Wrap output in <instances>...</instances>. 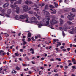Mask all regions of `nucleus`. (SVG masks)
I'll return each instance as SVG.
<instances>
[{
	"mask_svg": "<svg viewBox=\"0 0 76 76\" xmlns=\"http://www.w3.org/2000/svg\"><path fill=\"white\" fill-rule=\"evenodd\" d=\"M37 36L39 38H41V35H40V34L38 35Z\"/></svg>",
	"mask_w": 76,
	"mask_h": 76,
	"instance_id": "680f3d73",
	"label": "nucleus"
},
{
	"mask_svg": "<svg viewBox=\"0 0 76 76\" xmlns=\"http://www.w3.org/2000/svg\"><path fill=\"white\" fill-rule=\"evenodd\" d=\"M15 19H16L17 20H18V19H19V17L18 15H16L15 17Z\"/></svg>",
	"mask_w": 76,
	"mask_h": 76,
	"instance_id": "a211bd4d",
	"label": "nucleus"
},
{
	"mask_svg": "<svg viewBox=\"0 0 76 76\" xmlns=\"http://www.w3.org/2000/svg\"><path fill=\"white\" fill-rule=\"evenodd\" d=\"M28 37H31V36L32 34L31 33H28Z\"/></svg>",
	"mask_w": 76,
	"mask_h": 76,
	"instance_id": "393cba45",
	"label": "nucleus"
},
{
	"mask_svg": "<svg viewBox=\"0 0 76 76\" xmlns=\"http://www.w3.org/2000/svg\"><path fill=\"white\" fill-rule=\"evenodd\" d=\"M53 41H54V42H56V41H58V39H53Z\"/></svg>",
	"mask_w": 76,
	"mask_h": 76,
	"instance_id": "473e14b6",
	"label": "nucleus"
},
{
	"mask_svg": "<svg viewBox=\"0 0 76 76\" xmlns=\"http://www.w3.org/2000/svg\"><path fill=\"white\" fill-rule=\"evenodd\" d=\"M63 28L64 30V31H66L67 29H70V26H68L67 27H66V26H63Z\"/></svg>",
	"mask_w": 76,
	"mask_h": 76,
	"instance_id": "423d86ee",
	"label": "nucleus"
},
{
	"mask_svg": "<svg viewBox=\"0 0 76 76\" xmlns=\"http://www.w3.org/2000/svg\"><path fill=\"white\" fill-rule=\"evenodd\" d=\"M72 31H71L69 32L71 34H73V32H74L76 30V29H74V28H73L72 29H71Z\"/></svg>",
	"mask_w": 76,
	"mask_h": 76,
	"instance_id": "ddd939ff",
	"label": "nucleus"
},
{
	"mask_svg": "<svg viewBox=\"0 0 76 76\" xmlns=\"http://www.w3.org/2000/svg\"><path fill=\"white\" fill-rule=\"evenodd\" d=\"M34 15L35 16H38V15L35 12L34 13Z\"/></svg>",
	"mask_w": 76,
	"mask_h": 76,
	"instance_id": "72a5a7b5",
	"label": "nucleus"
},
{
	"mask_svg": "<svg viewBox=\"0 0 76 76\" xmlns=\"http://www.w3.org/2000/svg\"><path fill=\"white\" fill-rule=\"evenodd\" d=\"M13 71H14V73H16L17 72H16V71H15L14 70H13Z\"/></svg>",
	"mask_w": 76,
	"mask_h": 76,
	"instance_id": "13d9d810",
	"label": "nucleus"
},
{
	"mask_svg": "<svg viewBox=\"0 0 76 76\" xmlns=\"http://www.w3.org/2000/svg\"><path fill=\"white\" fill-rule=\"evenodd\" d=\"M15 56H18L19 55V54L16 53H15Z\"/></svg>",
	"mask_w": 76,
	"mask_h": 76,
	"instance_id": "4c0bfd02",
	"label": "nucleus"
},
{
	"mask_svg": "<svg viewBox=\"0 0 76 76\" xmlns=\"http://www.w3.org/2000/svg\"><path fill=\"white\" fill-rule=\"evenodd\" d=\"M26 59H27V60H28V61H29V58H28V57H26L25 58Z\"/></svg>",
	"mask_w": 76,
	"mask_h": 76,
	"instance_id": "58836bf2",
	"label": "nucleus"
},
{
	"mask_svg": "<svg viewBox=\"0 0 76 76\" xmlns=\"http://www.w3.org/2000/svg\"><path fill=\"white\" fill-rule=\"evenodd\" d=\"M30 51H32L31 53L32 54H34V50L33 49L31 48L30 49Z\"/></svg>",
	"mask_w": 76,
	"mask_h": 76,
	"instance_id": "dca6fc26",
	"label": "nucleus"
},
{
	"mask_svg": "<svg viewBox=\"0 0 76 76\" xmlns=\"http://www.w3.org/2000/svg\"><path fill=\"white\" fill-rule=\"evenodd\" d=\"M45 10L48 9V6L47 5L45 6Z\"/></svg>",
	"mask_w": 76,
	"mask_h": 76,
	"instance_id": "5701e85b",
	"label": "nucleus"
},
{
	"mask_svg": "<svg viewBox=\"0 0 76 76\" xmlns=\"http://www.w3.org/2000/svg\"><path fill=\"white\" fill-rule=\"evenodd\" d=\"M67 50L68 51H70V48H67Z\"/></svg>",
	"mask_w": 76,
	"mask_h": 76,
	"instance_id": "bf43d9fd",
	"label": "nucleus"
},
{
	"mask_svg": "<svg viewBox=\"0 0 76 76\" xmlns=\"http://www.w3.org/2000/svg\"><path fill=\"white\" fill-rule=\"evenodd\" d=\"M58 44H57V47H58L59 45H61V43L60 42H57Z\"/></svg>",
	"mask_w": 76,
	"mask_h": 76,
	"instance_id": "4be33fe9",
	"label": "nucleus"
},
{
	"mask_svg": "<svg viewBox=\"0 0 76 76\" xmlns=\"http://www.w3.org/2000/svg\"><path fill=\"white\" fill-rule=\"evenodd\" d=\"M25 3L26 4H28V5H29V4H33V2L32 1H26L25 2Z\"/></svg>",
	"mask_w": 76,
	"mask_h": 76,
	"instance_id": "0eeeda50",
	"label": "nucleus"
},
{
	"mask_svg": "<svg viewBox=\"0 0 76 76\" xmlns=\"http://www.w3.org/2000/svg\"><path fill=\"white\" fill-rule=\"evenodd\" d=\"M56 60H58L59 61H61V59H60V58H56Z\"/></svg>",
	"mask_w": 76,
	"mask_h": 76,
	"instance_id": "49530a36",
	"label": "nucleus"
},
{
	"mask_svg": "<svg viewBox=\"0 0 76 76\" xmlns=\"http://www.w3.org/2000/svg\"><path fill=\"white\" fill-rule=\"evenodd\" d=\"M44 58H41V60H44Z\"/></svg>",
	"mask_w": 76,
	"mask_h": 76,
	"instance_id": "338daca9",
	"label": "nucleus"
},
{
	"mask_svg": "<svg viewBox=\"0 0 76 76\" xmlns=\"http://www.w3.org/2000/svg\"><path fill=\"white\" fill-rule=\"evenodd\" d=\"M49 7L50 8H51V9H53V8H54V6L52 5H50L49 6Z\"/></svg>",
	"mask_w": 76,
	"mask_h": 76,
	"instance_id": "bb28decb",
	"label": "nucleus"
},
{
	"mask_svg": "<svg viewBox=\"0 0 76 76\" xmlns=\"http://www.w3.org/2000/svg\"><path fill=\"white\" fill-rule=\"evenodd\" d=\"M22 65H23V66H25V67H26L28 66V65L23 64H22Z\"/></svg>",
	"mask_w": 76,
	"mask_h": 76,
	"instance_id": "e433bc0d",
	"label": "nucleus"
},
{
	"mask_svg": "<svg viewBox=\"0 0 76 76\" xmlns=\"http://www.w3.org/2000/svg\"><path fill=\"white\" fill-rule=\"evenodd\" d=\"M7 13L8 14V15L6 14V16H7V17H10V16L9 15H10V14L11 13V10H9L7 11Z\"/></svg>",
	"mask_w": 76,
	"mask_h": 76,
	"instance_id": "6e6552de",
	"label": "nucleus"
},
{
	"mask_svg": "<svg viewBox=\"0 0 76 76\" xmlns=\"http://www.w3.org/2000/svg\"><path fill=\"white\" fill-rule=\"evenodd\" d=\"M32 22L34 23H35L36 24H37V23H39V22L38 21H34Z\"/></svg>",
	"mask_w": 76,
	"mask_h": 76,
	"instance_id": "6ab92c4d",
	"label": "nucleus"
},
{
	"mask_svg": "<svg viewBox=\"0 0 76 76\" xmlns=\"http://www.w3.org/2000/svg\"><path fill=\"white\" fill-rule=\"evenodd\" d=\"M72 62L73 63L74 62H75L76 61V60H75V59L73 58L72 60Z\"/></svg>",
	"mask_w": 76,
	"mask_h": 76,
	"instance_id": "a19ab883",
	"label": "nucleus"
},
{
	"mask_svg": "<svg viewBox=\"0 0 76 76\" xmlns=\"http://www.w3.org/2000/svg\"><path fill=\"white\" fill-rule=\"evenodd\" d=\"M62 35L63 36H64L65 35V34L64 33V32L63 31H62Z\"/></svg>",
	"mask_w": 76,
	"mask_h": 76,
	"instance_id": "c03bdc74",
	"label": "nucleus"
},
{
	"mask_svg": "<svg viewBox=\"0 0 76 76\" xmlns=\"http://www.w3.org/2000/svg\"><path fill=\"white\" fill-rule=\"evenodd\" d=\"M57 13L56 10H55L54 11L51 12V14H56Z\"/></svg>",
	"mask_w": 76,
	"mask_h": 76,
	"instance_id": "412c9836",
	"label": "nucleus"
},
{
	"mask_svg": "<svg viewBox=\"0 0 76 76\" xmlns=\"http://www.w3.org/2000/svg\"><path fill=\"white\" fill-rule=\"evenodd\" d=\"M0 15L2 16H4V14H0Z\"/></svg>",
	"mask_w": 76,
	"mask_h": 76,
	"instance_id": "603ef678",
	"label": "nucleus"
},
{
	"mask_svg": "<svg viewBox=\"0 0 76 76\" xmlns=\"http://www.w3.org/2000/svg\"><path fill=\"white\" fill-rule=\"evenodd\" d=\"M50 20V17L44 19L43 20L44 22H46L47 24H49V21Z\"/></svg>",
	"mask_w": 76,
	"mask_h": 76,
	"instance_id": "7ed1b4c3",
	"label": "nucleus"
},
{
	"mask_svg": "<svg viewBox=\"0 0 76 76\" xmlns=\"http://www.w3.org/2000/svg\"><path fill=\"white\" fill-rule=\"evenodd\" d=\"M21 2H22V0H19L18 1L14 3V5H16V4H17L18 3L19 4H21Z\"/></svg>",
	"mask_w": 76,
	"mask_h": 76,
	"instance_id": "1a4fd4ad",
	"label": "nucleus"
},
{
	"mask_svg": "<svg viewBox=\"0 0 76 76\" xmlns=\"http://www.w3.org/2000/svg\"><path fill=\"white\" fill-rule=\"evenodd\" d=\"M37 18L39 20H40V19H41V16H38V17H37Z\"/></svg>",
	"mask_w": 76,
	"mask_h": 76,
	"instance_id": "cd10ccee",
	"label": "nucleus"
},
{
	"mask_svg": "<svg viewBox=\"0 0 76 76\" xmlns=\"http://www.w3.org/2000/svg\"><path fill=\"white\" fill-rule=\"evenodd\" d=\"M54 76H58V74H56L54 75Z\"/></svg>",
	"mask_w": 76,
	"mask_h": 76,
	"instance_id": "0e129e2a",
	"label": "nucleus"
},
{
	"mask_svg": "<svg viewBox=\"0 0 76 76\" xmlns=\"http://www.w3.org/2000/svg\"><path fill=\"white\" fill-rule=\"evenodd\" d=\"M65 69H67V68H68V66H65L64 67Z\"/></svg>",
	"mask_w": 76,
	"mask_h": 76,
	"instance_id": "69168bd1",
	"label": "nucleus"
},
{
	"mask_svg": "<svg viewBox=\"0 0 76 76\" xmlns=\"http://www.w3.org/2000/svg\"><path fill=\"white\" fill-rule=\"evenodd\" d=\"M6 54V53H4L2 55V56H3V55H5Z\"/></svg>",
	"mask_w": 76,
	"mask_h": 76,
	"instance_id": "e2e57ef3",
	"label": "nucleus"
},
{
	"mask_svg": "<svg viewBox=\"0 0 76 76\" xmlns=\"http://www.w3.org/2000/svg\"><path fill=\"white\" fill-rule=\"evenodd\" d=\"M2 69H3V68H2V67H1L0 68V73H1V70H2Z\"/></svg>",
	"mask_w": 76,
	"mask_h": 76,
	"instance_id": "79ce46f5",
	"label": "nucleus"
},
{
	"mask_svg": "<svg viewBox=\"0 0 76 76\" xmlns=\"http://www.w3.org/2000/svg\"><path fill=\"white\" fill-rule=\"evenodd\" d=\"M19 18L20 19H25V18H29L28 15L25 14L24 15H21L19 17Z\"/></svg>",
	"mask_w": 76,
	"mask_h": 76,
	"instance_id": "f03ea898",
	"label": "nucleus"
},
{
	"mask_svg": "<svg viewBox=\"0 0 76 76\" xmlns=\"http://www.w3.org/2000/svg\"><path fill=\"white\" fill-rule=\"evenodd\" d=\"M71 16H72V17H74V16H75V15L72 14H71Z\"/></svg>",
	"mask_w": 76,
	"mask_h": 76,
	"instance_id": "3c124183",
	"label": "nucleus"
},
{
	"mask_svg": "<svg viewBox=\"0 0 76 76\" xmlns=\"http://www.w3.org/2000/svg\"><path fill=\"white\" fill-rule=\"evenodd\" d=\"M28 13L29 14H32V13H33V12L31 11H30L28 12Z\"/></svg>",
	"mask_w": 76,
	"mask_h": 76,
	"instance_id": "2f4dec72",
	"label": "nucleus"
},
{
	"mask_svg": "<svg viewBox=\"0 0 76 76\" xmlns=\"http://www.w3.org/2000/svg\"><path fill=\"white\" fill-rule=\"evenodd\" d=\"M31 38H28V40L27 41H28L29 42V41H31Z\"/></svg>",
	"mask_w": 76,
	"mask_h": 76,
	"instance_id": "c9c22d12",
	"label": "nucleus"
},
{
	"mask_svg": "<svg viewBox=\"0 0 76 76\" xmlns=\"http://www.w3.org/2000/svg\"><path fill=\"white\" fill-rule=\"evenodd\" d=\"M28 6L25 5L23 7V10L24 12H26V11H28Z\"/></svg>",
	"mask_w": 76,
	"mask_h": 76,
	"instance_id": "39448f33",
	"label": "nucleus"
},
{
	"mask_svg": "<svg viewBox=\"0 0 76 76\" xmlns=\"http://www.w3.org/2000/svg\"><path fill=\"white\" fill-rule=\"evenodd\" d=\"M61 18H64V16H63V15H61Z\"/></svg>",
	"mask_w": 76,
	"mask_h": 76,
	"instance_id": "774afa93",
	"label": "nucleus"
},
{
	"mask_svg": "<svg viewBox=\"0 0 76 76\" xmlns=\"http://www.w3.org/2000/svg\"><path fill=\"white\" fill-rule=\"evenodd\" d=\"M67 18L68 19H70L69 20H72L73 19V17H72L71 15H68L67 17Z\"/></svg>",
	"mask_w": 76,
	"mask_h": 76,
	"instance_id": "f8f14e48",
	"label": "nucleus"
},
{
	"mask_svg": "<svg viewBox=\"0 0 76 76\" xmlns=\"http://www.w3.org/2000/svg\"><path fill=\"white\" fill-rule=\"evenodd\" d=\"M16 68L17 70H20V68H19V67L17 66L16 67Z\"/></svg>",
	"mask_w": 76,
	"mask_h": 76,
	"instance_id": "f704fd0d",
	"label": "nucleus"
},
{
	"mask_svg": "<svg viewBox=\"0 0 76 76\" xmlns=\"http://www.w3.org/2000/svg\"><path fill=\"white\" fill-rule=\"evenodd\" d=\"M31 63L32 64H35V63L34 62H33V61H31Z\"/></svg>",
	"mask_w": 76,
	"mask_h": 76,
	"instance_id": "4d7b16f0",
	"label": "nucleus"
},
{
	"mask_svg": "<svg viewBox=\"0 0 76 76\" xmlns=\"http://www.w3.org/2000/svg\"><path fill=\"white\" fill-rule=\"evenodd\" d=\"M32 20H37V19L35 17H33L31 18Z\"/></svg>",
	"mask_w": 76,
	"mask_h": 76,
	"instance_id": "4468645a",
	"label": "nucleus"
},
{
	"mask_svg": "<svg viewBox=\"0 0 76 76\" xmlns=\"http://www.w3.org/2000/svg\"><path fill=\"white\" fill-rule=\"evenodd\" d=\"M42 12L43 13L46 15H50V13H49V12H48L47 11H46L45 10H43V11Z\"/></svg>",
	"mask_w": 76,
	"mask_h": 76,
	"instance_id": "9d476101",
	"label": "nucleus"
},
{
	"mask_svg": "<svg viewBox=\"0 0 76 76\" xmlns=\"http://www.w3.org/2000/svg\"><path fill=\"white\" fill-rule=\"evenodd\" d=\"M44 4H41V7H42V6H44Z\"/></svg>",
	"mask_w": 76,
	"mask_h": 76,
	"instance_id": "052dcab7",
	"label": "nucleus"
},
{
	"mask_svg": "<svg viewBox=\"0 0 76 76\" xmlns=\"http://www.w3.org/2000/svg\"><path fill=\"white\" fill-rule=\"evenodd\" d=\"M38 25L39 26H42V24L40 23L38 24Z\"/></svg>",
	"mask_w": 76,
	"mask_h": 76,
	"instance_id": "de8ad7c7",
	"label": "nucleus"
},
{
	"mask_svg": "<svg viewBox=\"0 0 76 76\" xmlns=\"http://www.w3.org/2000/svg\"><path fill=\"white\" fill-rule=\"evenodd\" d=\"M33 10H35L36 11H39V9H37V8H34L33 9Z\"/></svg>",
	"mask_w": 76,
	"mask_h": 76,
	"instance_id": "a878e982",
	"label": "nucleus"
},
{
	"mask_svg": "<svg viewBox=\"0 0 76 76\" xmlns=\"http://www.w3.org/2000/svg\"><path fill=\"white\" fill-rule=\"evenodd\" d=\"M50 61H54V59H50Z\"/></svg>",
	"mask_w": 76,
	"mask_h": 76,
	"instance_id": "ea45409f",
	"label": "nucleus"
},
{
	"mask_svg": "<svg viewBox=\"0 0 76 76\" xmlns=\"http://www.w3.org/2000/svg\"><path fill=\"white\" fill-rule=\"evenodd\" d=\"M55 7H57V6H58V4H55Z\"/></svg>",
	"mask_w": 76,
	"mask_h": 76,
	"instance_id": "8fccbe9b",
	"label": "nucleus"
},
{
	"mask_svg": "<svg viewBox=\"0 0 76 76\" xmlns=\"http://www.w3.org/2000/svg\"><path fill=\"white\" fill-rule=\"evenodd\" d=\"M72 12H76V9H75V8H72Z\"/></svg>",
	"mask_w": 76,
	"mask_h": 76,
	"instance_id": "b1692460",
	"label": "nucleus"
},
{
	"mask_svg": "<svg viewBox=\"0 0 76 76\" xmlns=\"http://www.w3.org/2000/svg\"><path fill=\"white\" fill-rule=\"evenodd\" d=\"M23 45H25V44H27V43L25 41H24L23 42Z\"/></svg>",
	"mask_w": 76,
	"mask_h": 76,
	"instance_id": "7c9ffc66",
	"label": "nucleus"
},
{
	"mask_svg": "<svg viewBox=\"0 0 76 76\" xmlns=\"http://www.w3.org/2000/svg\"><path fill=\"white\" fill-rule=\"evenodd\" d=\"M50 23L51 24H52V25H53V24H56V23H57V21L53 19L50 20Z\"/></svg>",
	"mask_w": 76,
	"mask_h": 76,
	"instance_id": "20e7f679",
	"label": "nucleus"
},
{
	"mask_svg": "<svg viewBox=\"0 0 76 76\" xmlns=\"http://www.w3.org/2000/svg\"><path fill=\"white\" fill-rule=\"evenodd\" d=\"M35 6L36 7V8H39V7L35 4Z\"/></svg>",
	"mask_w": 76,
	"mask_h": 76,
	"instance_id": "37998d69",
	"label": "nucleus"
},
{
	"mask_svg": "<svg viewBox=\"0 0 76 76\" xmlns=\"http://www.w3.org/2000/svg\"><path fill=\"white\" fill-rule=\"evenodd\" d=\"M67 23H68V24H69V25H73V23H72L70 21H68Z\"/></svg>",
	"mask_w": 76,
	"mask_h": 76,
	"instance_id": "aec40b11",
	"label": "nucleus"
},
{
	"mask_svg": "<svg viewBox=\"0 0 76 76\" xmlns=\"http://www.w3.org/2000/svg\"><path fill=\"white\" fill-rule=\"evenodd\" d=\"M60 48L61 49H63V48H64V47L63 46H62Z\"/></svg>",
	"mask_w": 76,
	"mask_h": 76,
	"instance_id": "6e6d98bb",
	"label": "nucleus"
},
{
	"mask_svg": "<svg viewBox=\"0 0 76 76\" xmlns=\"http://www.w3.org/2000/svg\"><path fill=\"white\" fill-rule=\"evenodd\" d=\"M72 69H76V68H75V66H72Z\"/></svg>",
	"mask_w": 76,
	"mask_h": 76,
	"instance_id": "09e8293b",
	"label": "nucleus"
},
{
	"mask_svg": "<svg viewBox=\"0 0 76 76\" xmlns=\"http://www.w3.org/2000/svg\"><path fill=\"white\" fill-rule=\"evenodd\" d=\"M59 30H60V31H63V30L64 29L63 28H62V27H60L59 28Z\"/></svg>",
	"mask_w": 76,
	"mask_h": 76,
	"instance_id": "c85d7f7f",
	"label": "nucleus"
},
{
	"mask_svg": "<svg viewBox=\"0 0 76 76\" xmlns=\"http://www.w3.org/2000/svg\"><path fill=\"white\" fill-rule=\"evenodd\" d=\"M17 0H11V4H13V3H14V1H16Z\"/></svg>",
	"mask_w": 76,
	"mask_h": 76,
	"instance_id": "c756f323",
	"label": "nucleus"
},
{
	"mask_svg": "<svg viewBox=\"0 0 76 76\" xmlns=\"http://www.w3.org/2000/svg\"><path fill=\"white\" fill-rule=\"evenodd\" d=\"M1 12L3 15H5L6 13H5V10H3L1 11Z\"/></svg>",
	"mask_w": 76,
	"mask_h": 76,
	"instance_id": "f3484780",
	"label": "nucleus"
},
{
	"mask_svg": "<svg viewBox=\"0 0 76 76\" xmlns=\"http://www.w3.org/2000/svg\"><path fill=\"white\" fill-rule=\"evenodd\" d=\"M4 34H6V36L7 37H9V35L7 34V33H6Z\"/></svg>",
	"mask_w": 76,
	"mask_h": 76,
	"instance_id": "a18cd8bd",
	"label": "nucleus"
},
{
	"mask_svg": "<svg viewBox=\"0 0 76 76\" xmlns=\"http://www.w3.org/2000/svg\"><path fill=\"white\" fill-rule=\"evenodd\" d=\"M9 5V3H7L3 5V7L4 8L7 7Z\"/></svg>",
	"mask_w": 76,
	"mask_h": 76,
	"instance_id": "9b49d317",
	"label": "nucleus"
},
{
	"mask_svg": "<svg viewBox=\"0 0 76 76\" xmlns=\"http://www.w3.org/2000/svg\"><path fill=\"white\" fill-rule=\"evenodd\" d=\"M10 7H11L12 8V9L13 10L15 9H17L16 10V12L17 13H19L20 9L19 7H18V5H15V6L13 5H12L10 6Z\"/></svg>",
	"mask_w": 76,
	"mask_h": 76,
	"instance_id": "f257e3e1",
	"label": "nucleus"
},
{
	"mask_svg": "<svg viewBox=\"0 0 76 76\" xmlns=\"http://www.w3.org/2000/svg\"><path fill=\"white\" fill-rule=\"evenodd\" d=\"M60 23L61 25H62V24L63 23V20H62V19H60Z\"/></svg>",
	"mask_w": 76,
	"mask_h": 76,
	"instance_id": "2eb2a0df",
	"label": "nucleus"
},
{
	"mask_svg": "<svg viewBox=\"0 0 76 76\" xmlns=\"http://www.w3.org/2000/svg\"><path fill=\"white\" fill-rule=\"evenodd\" d=\"M31 39H32V40H33V41H35V39H34V38L33 37H32L31 38Z\"/></svg>",
	"mask_w": 76,
	"mask_h": 76,
	"instance_id": "5fc2aeb1",
	"label": "nucleus"
},
{
	"mask_svg": "<svg viewBox=\"0 0 76 76\" xmlns=\"http://www.w3.org/2000/svg\"><path fill=\"white\" fill-rule=\"evenodd\" d=\"M55 49L56 50V51H58V48H56Z\"/></svg>",
	"mask_w": 76,
	"mask_h": 76,
	"instance_id": "864d4df0",
	"label": "nucleus"
}]
</instances>
